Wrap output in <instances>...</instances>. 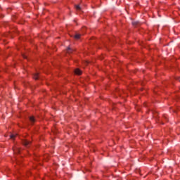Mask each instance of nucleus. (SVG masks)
<instances>
[{"instance_id":"20e7f679","label":"nucleus","mask_w":180,"mask_h":180,"mask_svg":"<svg viewBox=\"0 0 180 180\" xmlns=\"http://www.w3.org/2000/svg\"><path fill=\"white\" fill-rule=\"evenodd\" d=\"M74 51V49H72L71 48L68 47L67 49V53H68V54H71V53H72Z\"/></svg>"},{"instance_id":"423d86ee","label":"nucleus","mask_w":180,"mask_h":180,"mask_svg":"<svg viewBox=\"0 0 180 180\" xmlns=\"http://www.w3.org/2000/svg\"><path fill=\"white\" fill-rule=\"evenodd\" d=\"M75 39H76V40H78L80 37H81V34H76L75 36H74Z\"/></svg>"},{"instance_id":"7ed1b4c3","label":"nucleus","mask_w":180,"mask_h":180,"mask_svg":"<svg viewBox=\"0 0 180 180\" xmlns=\"http://www.w3.org/2000/svg\"><path fill=\"white\" fill-rule=\"evenodd\" d=\"M75 73L77 74V75H81L82 72H81V70L79 69H76L75 70Z\"/></svg>"},{"instance_id":"6e6552de","label":"nucleus","mask_w":180,"mask_h":180,"mask_svg":"<svg viewBox=\"0 0 180 180\" xmlns=\"http://www.w3.org/2000/svg\"><path fill=\"white\" fill-rule=\"evenodd\" d=\"M14 153H15V154H19V153H20V149L16 148L15 150H14Z\"/></svg>"},{"instance_id":"0eeeda50","label":"nucleus","mask_w":180,"mask_h":180,"mask_svg":"<svg viewBox=\"0 0 180 180\" xmlns=\"http://www.w3.org/2000/svg\"><path fill=\"white\" fill-rule=\"evenodd\" d=\"M34 78L35 79H39V73H35V74L34 75Z\"/></svg>"},{"instance_id":"9d476101","label":"nucleus","mask_w":180,"mask_h":180,"mask_svg":"<svg viewBox=\"0 0 180 180\" xmlns=\"http://www.w3.org/2000/svg\"><path fill=\"white\" fill-rule=\"evenodd\" d=\"M75 8H76L77 11H81V7L79 6V5L75 6Z\"/></svg>"},{"instance_id":"39448f33","label":"nucleus","mask_w":180,"mask_h":180,"mask_svg":"<svg viewBox=\"0 0 180 180\" xmlns=\"http://www.w3.org/2000/svg\"><path fill=\"white\" fill-rule=\"evenodd\" d=\"M132 25L133 26H138V25H140V22L139 21H133Z\"/></svg>"},{"instance_id":"9b49d317","label":"nucleus","mask_w":180,"mask_h":180,"mask_svg":"<svg viewBox=\"0 0 180 180\" xmlns=\"http://www.w3.org/2000/svg\"><path fill=\"white\" fill-rule=\"evenodd\" d=\"M23 58H26V56H23Z\"/></svg>"},{"instance_id":"f03ea898","label":"nucleus","mask_w":180,"mask_h":180,"mask_svg":"<svg viewBox=\"0 0 180 180\" xmlns=\"http://www.w3.org/2000/svg\"><path fill=\"white\" fill-rule=\"evenodd\" d=\"M30 122L31 124H33V123H34V122H36V119H34V117H33V116L30 117Z\"/></svg>"},{"instance_id":"f257e3e1","label":"nucleus","mask_w":180,"mask_h":180,"mask_svg":"<svg viewBox=\"0 0 180 180\" xmlns=\"http://www.w3.org/2000/svg\"><path fill=\"white\" fill-rule=\"evenodd\" d=\"M30 143L32 142L27 140L22 141V144L25 146V147H29V146H30Z\"/></svg>"},{"instance_id":"1a4fd4ad","label":"nucleus","mask_w":180,"mask_h":180,"mask_svg":"<svg viewBox=\"0 0 180 180\" xmlns=\"http://www.w3.org/2000/svg\"><path fill=\"white\" fill-rule=\"evenodd\" d=\"M15 137H16V135H15V134L10 135V139H11L12 140H15Z\"/></svg>"},{"instance_id":"f8f14e48","label":"nucleus","mask_w":180,"mask_h":180,"mask_svg":"<svg viewBox=\"0 0 180 180\" xmlns=\"http://www.w3.org/2000/svg\"><path fill=\"white\" fill-rule=\"evenodd\" d=\"M164 119H167V117H164Z\"/></svg>"}]
</instances>
